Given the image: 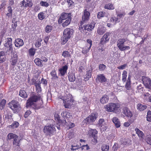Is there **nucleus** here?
<instances>
[{
    "label": "nucleus",
    "mask_w": 151,
    "mask_h": 151,
    "mask_svg": "<svg viewBox=\"0 0 151 151\" xmlns=\"http://www.w3.org/2000/svg\"><path fill=\"white\" fill-rule=\"evenodd\" d=\"M120 104L117 103H110L104 106V108L108 112L117 113L119 111Z\"/></svg>",
    "instance_id": "1"
},
{
    "label": "nucleus",
    "mask_w": 151,
    "mask_h": 151,
    "mask_svg": "<svg viewBox=\"0 0 151 151\" xmlns=\"http://www.w3.org/2000/svg\"><path fill=\"white\" fill-rule=\"evenodd\" d=\"M126 40L125 39H120L117 41V45L119 49L121 51H124L126 50H128L130 49V44L132 42L129 40L127 42V43H129L128 46L124 45V43L126 42Z\"/></svg>",
    "instance_id": "2"
},
{
    "label": "nucleus",
    "mask_w": 151,
    "mask_h": 151,
    "mask_svg": "<svg viewBox=\"0 0 151 151\" xmlns=\"http://www.w3.org/2000/svg\"><path fill=\"white\" fill-rule=\"evenodd\" d=\"M73 33V30L72 29L67 28L64 30L61 39L63 44H65L67 42L70 38Z\"/></svg>",
    "instance_id": "3"
},
{
    "label": "nucleus",
    "mask_w": 151,
    "mask_h": 151,
    "mask_svg": "<svg viewBox=\"0 0 151 151\" xmlns=\"http://www.w3.org/2000/svg\"><path fill=\"white\" fill-rule=\"evenodd\" d=\"M43 132L45 134L49 136L53 135L56 131L55 127L52 124H50L45 126L43 129Z\"/></svg>",
    "instance_id": "4"
},
{
    "label": "nucleus",
    "mask_w": 151,
    "mask_h": 151,
    "mask_svg": "<svg viewBox=\"0 0 151 151\" xmlns=\"http://www.w3.org/2000/svg\"><path fill=\"white\" fill-rule=\"evenodd\" d=\"M10 108L13 111L14 113H16L20 109V106L19 103L17 101L12 100L9 103Z\"/></svg>",
    "instance_id": "5"
},
{
    "label": "nucleus",
    "mask_w": 151,
    "mask_h": 151,
    "mask_svg": "<svg viewBox=\"0 0 151 151\" xmlns=\"http://www.w3.org/2000/svg\"><path fill=\"white\" fill-rule=\"evenodd\" d=\"M40 100V97L39 96H34L31 97L27 101L26 107L27 108L31 106L35 102L38 100Z\"/></svg>",
    "instance_id": "6"
},
{
    "label": "nucleus",
    "mask_w": 151,
    "mask_h": 151,
    "mask_svg": "<svg viewBox=\"0 0 151 151\" xmlns=\"http://www.w3.org/2000/svg\"><path fill=\"white\" fill-rule=\"evenodd\" d=\"M97 117V114L96 113H92L85 120L87 124H91L95 121Z\"/></svg>",
    "instance_id": "7"
},
{
    "label": "nucleus",
    "mask_w": 151,
    "mask_h": 151,
    "mask_svg": "<svg viewBox=\"0 0 151 151\" xmlns=\"http://www.w3.org/2000/svg\"><path fill=\"white\" fill-rule=\"evenodd\" d=\"M71 13H62L61 14L58 20L59 23H62L63 22V21L67 19L68 18H71Z\"/></svg>",
    "instance_id": "8"
},
{
    "label": "nucleus",
    "mask_w": 151,
    "mask_h": 151,
    "mask_svg": "<svg viewBox=\"0 0 151 151\" xmlns=\"http://www.w3.org/2000/svg\"><path fill=\"white\" fill-rule=\"evenodd\" d=\"M143 83L145 86L148 88H151V80L148 77H142Z\"/></svg>",
    "instance_id": "9"
},
{
    "label": "nucleus",
    "mask_w": 151,
    "mask_h": 151,
    "mask_svg": "<svg viewBox=\"0 0 151 151\" xmlns=\"http://www.w3.org/2000/svg\"><path fill=\"white\" fill-rule=\"evenodd\" d=\"M110 35V33L109 32H106L104 34L101 39L100 42L101 44L104 45L108 42L110 39L109 36Z\"/></svg>",
    "instance_id": "10"
},
{
    "label": "nucleus",
    "mask_w": 151,
    "mask_h": 151,
    "mask_svg": "<svg viewBox=\"0 0 151 151\" xmlns=\"http://www.w3.org/2000/svg\"><path fill=\"white\" fill-rule=\"evenodd\" d=\"M89 133L90 134H91L92 137L93 138L94 140L93 142L95 143H97V137L96 135L98 133L97 131L95 129L89 128Z\"/></svg>",
    "instance_id": "11"
},
{
    "label": "nucleus",
    "mask_w": 151,
    "mask_h": 151,
    "mask_svg": "<svg viewBox=\"0 0 151 151\" xmlns=\"http://www.w3.org/2000/svg\"><path fill=\"white\" fill-rule=\"evenodd\" d=\"M20 3L22 6L31 7L32 5L31 0H23Z\"/></svg>",
    "instance_id": "12"
},
{
    "label": "nucleus",
    "mask_w": 151,
    "mask_h": 151,
    "mask_svg": "<svg viewBox=\"0 0 151 151\" xmlns=\"http://www.w3.org/2000/svg\"><path fill=\"white\" fill-rule=\"evenodd\" d=\"M96 81L97 82H105L106 81L107 79L103 74H100L97 76Z\"/></svg>",
    "instance_id": "13"
},
{
    "label": "nucleus",
    "mask_w": 151,
    "mask_h": 151,
    "mask_svg": "<svg viewBox=\"0 0 151 151\" xmlns=\"http://www.w3.org/2000/svg\"><path fill=\"white\" fill-rule=\"evenodd\" d=\"M17 55L16 52H14L12 55V58L10 60L11 65H15L17 62Z\"/></svg>",
    "instance_id": "14"
},
{
    "label": "nucleus",
    "mask_w": 151,
    "mask_h": 151,
    "mask_svg": "<svg viewBox=\"0 0 151 151\" xmlns=\"http://www.w3.org/2000/svg\"><path fill=\"white\" fill-rule=\"evenodd\" d=\"M123 113L127 117L131 118L132 115V112L127 107H124L123 109Z\"/></svg>",
    "instance_id": "15"
},
{
    "label": "nucleus",
    "mask_w": 151,
    "mask_h": 151,
    "mask_svg": "<svg viewBox=\"0 0 151 151\" xmlns=\"http://www.w3.org/2000/svg\"><path fill=\"white\" fill-rule=\"evenodd\" d=\"M95 23L94 22L91 23L87 25H83V27L85 30H87L88 31L92 30L95 27Z\"/></svg>",
    "instance_id": "16"
},
{
    "label": "nucleus",
    "mask_w": 151,
    "mask_h": 151,
    "mask_svg": "<svg viewBox=\"0 0 151 151\" xmlns=\"http://www.w3.org/2000/svg\"><path fill=\"white\" fill-rule=\"evenodd\" d=\"M12 39L11 38H7V41L4 45L5 47L9 48V50L11 51L13 50L12 44Z\"/></svg>",
    "instance_id": "17"
},
{
    "label": "nucleus",
    "mask_w": 151,
    "mask_h": 151,
    "mask_svg": "<svg viewBox=\"0 0 151 151\" xmlns=\"http://www.w3.org/2000/svg\"><path fill=\"white\" fill-rule=\"evenodd\" d=\"M15 46L17 47H20L24 45L23 41L20 38H17L15 40Z\"/></svg>",
    "instance_id": "18"
},
{
    "label": "nucleus",
    "mask_w": 151,
    "mask_h": 151,
    "mask_svg": "<svg viewBox=\"0 0 151 151\" xmlns=\"http://www.w3.org/2000/svg\"><path fill=\"white\" fill-rule=\"evenodd\" d=\"M68 69V65H67L63 66L59 70L60 73L62 76H64L67 72V70Z\"/></svg>",
    "instance_id": "19"
},
{
    "label": "nucleus",
    "mask_w": 151,
    "mask_h": 151,
    "mask_svg": "<svg viewBox=\"0 0 151 151\" xmlns=\"http://www.w3.org/2000/svg\"><path fill=\"white\" fill-rule=\"evenodd\" d=\"M90 16V13L86 9L84 10V15L82 17V21L83 22L87 21L88 20L89 16Z\"/></svg>",
    "instance_id": "20"
},
{
    "label": "nucleus",
    "mask_w": 151,
    "mask_h": 151,
    "mask_svg": "<svg viewBox=\"0 0 151 151\" xmlns=\"http://www.w3.org/2000/svg\"><path fill=\"white\" fill-rule=\"evenodd\" d=\"M98 124L99 127L101 128L102 127L103 131L106 130V126L104 120L103 119H100L98 121Z\"/></svg>",
    "instance_id": "21"
},
{
    "label": "nucleus",
    "mask_w": 151,
    "mask_h": 151,
    "mask_svg": "<svg viewBox=\"0 0 151 151\" xmlns=\"http://www.w3.org/2000/svg\"><path fill=\"white\" fill-rule=\"evenodd\" d=\"M109 100V97L106 95H104L99 100L100 103L102 104H104L107 103L108 102Z\"/></svg>",
    "instance_id": "22"
},
{
    "label": "nucleus",
    "mask_w": 151,
    "mask_h": 151,
    "mask_svg": "<svg viewBox=\"0 0 151 151\" xmlns=\"http://www.w3.org/2000/svg\"><path fill=\"white\" fill-rule=\"evenodd\" d=\"M58 99H60L63 100V101H66L67 100H73V98L72 95L70 94H68V95L67 94L66 96H65L63 97H59Z\"/></svg>",
    "instance_id": "23"
},
{
    "label": "nucleus",
    "mask_w": 151,
    "mask_h": 151,
    "mask_svg": "<svg viewBox=\"0 0 151 151\" xmlns=\"http://www.w3.org/2000/svg\"><path fill=\"white\" fill-rule=\"evenodd\" d=\"M112 121L114 123L116 128H119L120 126V122L119 119L116 117H113Z\"/></svg>",
    "instance_id": "24"
},
{
    "label": "nucleus",
    "mask_w": 151,
    "mask_h": 151,
    "mask_svg": "<svg viewBox=\"0 0 151 151\" xmlns=\"http://www.w3.org/2000/svg\"><path fill=\"white\" fill-rule=\"evenodd\" d=\"M73 100H67L66 101H63L65 108H68L70 107L73 104Z\"/></svg>",
    "instance_id": "25"
},
{
    "label": "nucleus",
    "mask_w": 151,
    "mask_h": 151,
    "mask_svg": "<svg viewBox=\"0 0 151 151\" xmlns=\"http://www.w3.org/2000/svg\"><path fill=\"white\" fill-rule=\"evenodd\" d=\"M131 76L129 75L127 82L125 85V87L127 90H130L131 88Z\"/></svg>",
    "instance_id": "26"
},
{
    "label": "nucleus",
    "mask_w": 151,
    "mask_h": 151,
    "mask_svg": "<svg viewBox=\"0 0 151 151\" xmlns=\"http://www.w3.org/2000/svg\"><path fill=\"white\" fill-rule=\"evenodd\" d=\"M135 131L136 132V134H137L138 137L140 139H142L144 138V135L143 132L140 131L139 129L137 128L135 129Z\"/></svg>",
    "instance_id": "27"
},
{
    "label": "nucleus",
    "mask_w": 151,
    "mask_h": 151,
    "mask_svg": "<svg viewBox=\"0 0 151 151\" xmlns=\"http://www.w3.org/2000/svg\"><path fill=\"white\" fill-rule=\"evenodd\" d=\"M68 78L70 81L71 82L74 81L76 79L74 74L73 73H70L69 74Z\"/></svg>",
    "instance_id": "28"
},
{
    "label": "nucleus",
    "mask_w": 151,
    "mask_h": 151,
    "mask_svg": "<svg viewBox=\"0 0 151 151\" xmlns=\"http://www.w3.org/2000/svg\"><path fill=\"white\" fill-rule=\"evenodd\" d=\"M110 22L113 24V25L119 22L118 19V18H116L115 17H112L110 19Z\"/></svg>",
    "instance_id": "29"
},
{
    "label": "nucleus",
    "mask_w": 151,
    "mask_h": 151,
    "mask_svg": "<svg viewBox=\"0 0 151 151\" xmlns=\"http://www.w3.org/2000/svg\"><path fill=\"white\" fill-rule=\"evenodd\" d=\"M106 31V28L104 27H99L97 30V33L99 35H102Z\"/></svg>",
    "instance_id": "30"
},
{
    "label": "nucleus",
    "mask_w": 151,
    "mask_h": 151,
    "mask_svg": "<svg viewBox=\"0 0 151 151\" xmlns=\"http://www.w3.org/2000/svg\"><path fill=\"white\" fill-rule=\"evenodd\" d=\"M65 20L62 24V26L64 27L68 26L70 24L71 21V18H68Z\"/></svg>",
    "instance_id": "31"
},
{
    "label": "nucleus",
    "mask_w": 151,
    "mask_h": 151,
    "mask_svg": "<svg viewBox=\"0 0 151 151\" xmlns=\"http://www.w3.org/2000/svg\"><path fill=\"white\" fill-rule=\"evenodd\" d=\"M20 139L18 138V136H17L14 139L13 142V145L16 146H19L20 145Z\"/></svg>",
    "instance_id": "32"
},
{
    "label": "nucleus",
    "mask_w": 151,
    "mask_h": 151,
    "mask_svg": "<svg viewBox=\"0 0 151 151\" xmlns=\"http://www.w3.org/2000/svg\"><path fill=\"white\" fill-rule=\"evenodd\" d=\"M42 38H38L36 41L35 45L36 47H38L41 45V42L42 41Z\"/></svg>",
    "instance_id": "33"
},
{
    "label": "nucleus",
    "mask_w": 151,
    "mask_h": 151,
    "mask_svg": "<svg viewBox=\"0 0 151 151\" xmlns=\"http://www.w3.org/2000/svg\"><path fill=\"white\" fill-rule=\"evenodd\" d=\"M37 78L36 76H34L33 78L31 80V81L30 80H28V81L30 85H35L36 83H37V82H38V80L37 78H38V77L39 76H37Z\"/></svg>",
    "instance_id": "34"
},
{
    "label": "nucleus",
    "mask_w": 151,
    "mask_h": 151,
    "mask_svg": "<svg viewBox=\"0 0 151 151\" xmlns=\"http://www.w3.org/2000/svg\"><path fill=\"white\" fill-rule=\"evenodd\" d=\"M50 74L52 79H55L58 78V77L57 75L56 71L55 70H52L50 72Z\"/></svg>",
    "instance_id": "35"
},
{
    "label": "nucleus",
    "mask_w": 151,
    "mask_h": 151,
    "mask_svg": "<svg viewBox=\"0 0 151 151\" xmlns=\"http://www.w3.org/2000/svg\"><path fill=\"white\" fill-rule=\"evenodd\" d=\"M34 62L38 66H43L41 62V60L39 58L35 59Z\"/></svg>",
    "instance_id": "36"
},
{
    "label": "nucleus",
    "mask_w": 151,
    "mask_h": 151,
    "mask_svg": "<svg viewBox=\"0 0 151 151\" xmlns=\"http://www.w3.org/2000/svg\"><path fill=\"white\" fill-rule=\"evenodd\" d=\"M104 8L106 9H107L110 10H113L114 9L113 4L111 3H108L106 4Z\"/></svg>",
    "instance_id": "37"
},
{
    "label": "nucleus",
    "mask_w": 151,
    "mask_h": 151,
    "mask_svg": "<svg viewBox=\"0 0 151 151\" xmlns=\"http://www.w3.org/2000/svg\"><path fill=\"white\" fill-rule=\"evenodd\" d=\"M127 73L124 70L122 74V80L123 82H125L126 81L127 77Z\"/></svg>",
    "instance_id": "38"
},
{
    "label": "nucleus",
    "mask_w": 151,
    "mask_h": 151,
    "mask_svg": "<svg viewBox=\"0 0 151 151\" xmlns=\"http://www.w3.org/2000/svg\"><path fill=\"white\" fill-rule=\"evenodd\" d=\"M62 116L68 118H70L72 117V115L69 112L63 111L61 114Z\"/></svg>",
    "instance_id": "39"
},
{
    "label": "nucleus",
    "mask_w": 151,
    "mask_h": 151,
    "mask_svg": "<svg viewBox=\"0 0 151 151\" xmlns=\"http://www.w3.org/2000/svg\"><path fill=\"white\" fill-rule=\"evenodd\" d=\"M19 95L24 98H27V97L26 92L24 90H22L20 91Z\"/></svg>",
    "instance_id": "40"
},
{
    "label": "nucleus",
    "mask_w": 151,
    "mask_h": 151,
    "mask_svg": "<svg viewBox=\"0 0 151 151\" xmlns=\"http://www.w3.org/2000/svg\"><path fill=\"white\" fill-rule=\"evenodd\" d=\"M17 136V135L14 134L12 133H9L8 135L7 139L9 140H10L12 139H14Z\"/></svg>",
    "instance_id": "41"
},
{
    "label": "nucleus",
    "mask_w": 151,
    "mask_h": 151,
    "mask_svg": "<svg viewBox=\"0 0 151 151\" xmlns=\"http://www.w3.org/2000/svg\"><path fill=\"white\" fill-rule=\"evenodd\" d=\"M62 55L65 58H70L71 55L69 52L67 51H64L62 53Z\"/></svg>",
    "instance_id": "42"
},
{
    "label": "nucleus",
    "mask_w": 151,
    "mask_h": 151,
    "mask_svg": "<svg viewBox=\"0 0 151 151\" xmlns=\"http://www.w3.org/2000/svg\"><path fill=\"white\" fill-rule=\"evenodd\" d=\"M92 70H89L87 72L86 78H85L86 81H87L89 78H91V76Z\"/></svg>",
    "instance_id": "43"
},
{
    "label": "nucleus",
    "mask_w": 151,
    "mask_h": 151,
    "mask_svg": "<svg viewBox=\"0 0 151 151\" xmlns=\"http://www.w3.org/2000/svg\"><path fill=\"white\" fill-rule=\"evenodd\" d=\"M145 141L147 143L151 145V135L149 134L146 136Z\"/></svg>",
    "instance_id": "44"
},
{
    "label": "nucleus",
    "mask_w": 151,
    "mask_h": 151,
    "mask_svg": "<svg viewBox=\"0 0 151 151\" xmlns=\"http://www.w3.org/2000/svg\"><path fill=\"white\" fill-rule=\"evenodd\" d=\"M35 85L36 86V90L37 92H40L41 91V88L40 87V82L36 83Z\"/></svg>",
    "instance_id": "45"
},
{
    "label": "nucleus",
    "mask_w": 151,
    "mask_h": 151,
    "mask_svg": "<svg viewBox=\"0 0 151 151\" xmlns=\"http://www.w3.org/2000/svg\"><path fill=\"white\" fill-rule=\"evenodd\" d=\"M138 109L140 110H143L147 108L146 105H142L140 104H138L137 105Z\"/></svg>",
    "instance_id": "46"
},
{
    "label": "nucleus",
    "mask_w": 151,
    "mask_h": 151,
    "mask_svg": "<svg viewBox=\"0 0 151 151\" xmlns=\"http://www.w3.org/2000/svg\"><path fill=\"white\" fill-rule=\"evenodd\" d=\"M150 94H149L148 93H144L142 95V97L145 99L148 100L149 97H150Z\"/></svg>",
    "instance_id": "47"
},
{
    "label": "nucleus",
    "mask_w": 151,
    "mask_h": 151,
    "mask_svg": "<svg viewBox=\"0 0 151 151\" xmlns=\"http://www.w3.org/2000/svg\"><path fill=\"white\" fill-rule=\"evenodd\" d=\"M91 48H88V46L86 45V46L83 48L82 50V52L83 53H86L88 52Z\"/></svg>",
    "instance_id": "48"
},
{
    "label": "nucleus",
    "mask_w": 151,
    "mask_h": 151,
    "mask_svg": "<svg viewBox=\"0 0 151 151\" xmlns=\"http://www.w3.org/2000/svg\"><path fill=\"white\" fill-rule=\"evenodd\" d=\"M6 101V100L3 99L0 104V109H3L5 106Z\"/></svg>",
    "instance_id": "49"
},
{
    "label": "nucleus",
    "mask_w": 151,
    "mask_h": 151,
    "mask_svg": "<svg viewBox=\"0 0 151 151\" xmlns=\"http://www.w3.org/2000/svg\"><path fill=\"white\" fill-rule=\"evenodd\" d=\"M52 28V27L50 25H47L45 28V31L47 33L50 32Z\"/></svg>",
    "instance_id": "50"
},
{
    "label": "nucleus",
    "mask_w": 151,
    "mask_h": 151,
    "mask_svg": "<svg viewBox=\"0 0 151 151\" xmlns=\"http://www.w3.org/2000/svg\"><path fill=\"white\" fill-rule=\"evenodd\" d=\"M109 149V146L107 145H103L101 147L102 151H108Z\"/></svg>",
    "instance_id": "51"
},
{
    "label": "nucleus",
    "mask_w": 151,
    "mask_h": 151,
    "mask_svg": "<svg viewBox=\"0 0 151 151\" xmlns=\"http://www.w3.org/2000/svg\"><path fill=\"white\" fill-rule=\"evenodd\" d=\"M147 120L148 121L151 122V111H150L147 112Z\"/></svg>",
    "instance_id": "52"
},
{
    "label": "nucleus",
    "mask_w": 151,
    "mask_h": 151,
    "mask_svg": "<svg viewBox=\"0 0 151 151\" xmlns=\"http://www.w3.org/2000/svg\"><path fill=\"white\" fill-rule=\"evenodd\" d=\"M54 117L56 121L58 122V124L60 123L61 120L60 119V117L59 116L58 114H56L55 115Z\"/></svg>",
    "instance_id": "53"
},
{
    "label": "nucleus",
    "mask_w": 151,
    "mask_h": 151,
    "mask_svg": "<svg viewBox=\"0 0 151 151\" xmlns=\"http://www.w3.org/2000/svg\"><path fill=\"white\" fill-rule=\"evenodd\" d=\"M29 55L31 56L34 55L35 52V50L32 48L29 49Z\"/></svg>",
    "instance_id": "54"
},
{
    "label": "nucleus",
    "mask_w": 151,
    "mask_h": 151,
    "mask_svg": "<svg viewBox=\"0 0 151 151\" xmlns=\"http://www.w3.org/2000/svg\"><path fill=\"white\" fill-rule=\"evenodd\" d=\"M19 126V123L18 122H14L11 125L12 127L13 128H15Z\"/></svg>",
    "instance_id": "55"
},
{
    "label": "nucleus",
    "mask_w": 151,
    "mask_h": 151,
    "mask_svg": "<svg viewBox=\"0 0 151 151\" xmlns=\"http://www.w3.org/2000/svg\"><path fill=\"white\" fill-rule=\"evenodd\" d=\"M67 3L69 7L71 8L74 6V3L72 0H67Z\"/></svg>",
    "instance_id": "56"
},
{
    "label": "nucleus",
    "mask_w": 151,
    "mask_h": 151,
    "mask_svg": "<svg viewBox=\"0 0 151 151\" xmlns=\"http://www.w3.org/2000/svg\"><path fill=\"white\" fill-rule=\"evenodd\" d=\"M38 17L40 20H42L44 19L45 17L44 15V13L43 12H40L38 14Z\"/></svg>",
    "instance_id": "57"
},
{
    "label": "nucleus",
    "mask_w": 151,
    "mask_h": 151,
    "mask_svg": "<svg viewBox=\"0 0 151 151\" xmlns=\"http://www.w3.org/2000/svg\"><path fill=\"white\" fill-rule=\"evenodd\" d=\"M92 41L91 39H88L87 40V43L86 45L88 46V48H91L92 45Z\"/></svg>",
    "instance_id": "58"
},
{
    "label": "nucleus",
    "mask_w": 151,
    "mask_h": 151,
    "mask_svg": "<svg viewBox=\"0 0 151 151\" xmlns=\"http://www.w3.org/2000/svg\"><path fill=\"white\" fill-rule=\"evenodd\" d=\"M105 12H98L97 15V17L98 18H101L104 16Z\"/></svg>",
    "instance_id": "59"
},
{
    "label": "nucleus",
    "mask_w": 151,
    "mask_h": 151,
    "mask_svg": "<svg viewBox=\"0 0 151 151\" xmlns=\"http://www.w3.org/2000/svg\"><path fill=\"white\" fill-rule=\"evenodd\" d=\"M106 68V65L104 64H100L99 65V69L101 71L104 70Z\"/></svg>",
    "instance_id": "60"
},
{
    "label": "nucleus",
    "mask_w": 151,
    "mask_h": 151,
    "mask_svg": "<svg viewBox=\"0 0 151 151\" xmlns=\"http://www.w3.org/2000/svg\"><path fill=\"white\" fill-rule=\"evenodd\" d=\"M40 4L41 6H43L47 7L49 6V4L46 2L41 1L40 2Z\"/></svg>",
    "instance_id": "61"
},
{
    "label": "nucleus",
    "mask_w": 151,
    "mask_h": 151,
    "mask_svg": "<svg viewBox=\"0 0 151 151\" xmlns=\"http://www.w3.org/2000/svg\"><path fill=\"white\" fill-rule=\"evenodd\" d=\"M81 150H88L90 148L88 145H83L81 148Z\"/></svg>",
    "instance_id": "62"
},
{
    "label": "nucleus",
    "mask_w": 151,
    "mask_h": 151,
    "mask_svg": "<svg viewBox=\"0 0 151 151\" xmlns=\"http://www.w3.org/2000/svg\"><path fill=\"white\" fill-rule=\"evenodd\" d=\"M40 84H42L44 86H45L47 84V81L45 79H44L43 78H42L41 80V82H40Z\"/></svg>",
    "instance_id": "63"
},
{
    "label": "nucleus",
    "mask_w": 151,
    "mask_h": 151,
    "mask_svg": "<svg viewBox=\"0 0 151 151\" xmlns=\"http://www.w3.org/2000/svg\"><path fill=\"white\" fill-rule=\"evenodd\" d=\"M31 113V112L29 110L27 111L24 114V117L25 118H27Z\"/></svg>",
    "instance_id": "64"
}]
</instances>
